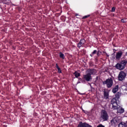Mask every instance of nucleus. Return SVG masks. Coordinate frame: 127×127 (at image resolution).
<instances>
[{
    "label": "nucleus",
    "instance_id": "1",
    "mask_svg": "<svg viewBox=\"0 0 127 127\" xmlns=\"http://www.w3.org/2000/svg\"><path fill=\"white\" fill-rule=\"evenodd\" d=\"M100 119L103 120L104 122L109 120V115H108V113H107L106 111H102Z\"/></svg>",
    "mask_w": 127,
    "mask_h": 127
},
{
    "label": "nucleus",
    "instance_id": "2",
    "mask_svg": "<svg viewBox=\"0 0 127 127\" xmlns=\"http://www.w3.org/2000/svg\"><path fill=\"white\" fill-rule=\"evenodd\" d=\"M126 76H127V74L125 73V72L123 71H121L119 74L118 76V80L119 81H123V80H125V78H126Z\"/></svg>",
    "mask_w": 127,
    "mask_h": 127
},
{
    "label": "nucleus",
    "instance_id": "3",
    "mask_svg": "<svg viewBox=\"0 0 127 127\" xmlns=\"http://www.w3.org/2000/svg\"><path fill=\"white\" fill-rule=\"evenodd\" d=\"M117 100V99L115 98H113L111 100V104L112 105V108L113 110H117V107L118 106Z\"/></svg>",
    "mask_w": 127,
    "mask_h": 127
},
{
    "label": "nucleus",
    "instance_id": "4",
    "mask_svg": "<svg viewBox=\"0 0 127 127\" xmlns=\"http://www.w3.org/2000/svg\"><path fill=\"white\" fill-rule=\"evenodd\" d=\"M119 122H120V119H119V117H115L111 121V123L112 126H117V125L119 124Z\"/></svg>",
    "mask_w": 127,
    "mask_h": 127
},
{
    "label": "nucleus",
    "instance_id": "5",
    "mask_svg": "<svg viewBox=\"0 0 127 127\" xmlns=\"http://www.w3.org/2000/svg\"><path fill=\"white\" fill-rule=\"evenodd\" d=\"M83 79L87 82H90L92 80V76L90 73H87L86 74L83 75Z\"/></svg>",
    "mask_w": 127,
    "mask_h": 127
},
{
    "label": "nucleus",
    "instance_id": "6",
    "mask_svg": "<svg viewBox=\"0 0 127 127\" xmlns=\"http://www.w3.org/2000/svg\"><path fill=\"white\" fill-rule=\"evenodd\" d=\"M104 84H106L107 88H111L113 86V79H108L106 80Z\"/></svg>",
    "mask_w": 127,
    "mask_h": 127
},
{
    "label": "nucleus",
    "instance_id": "7",
    "mask_svg": "<svg viewBox=\"0 0 127 127\" xmlns=\"http://www.w3.org/2000/svg\"><path fill=\"white\" fill-rule=\"evenodd\" d=\"M85 43H86V41L85 40H80L79 42L77 44V47H78V48H80V47H82V46H83V45H84Z\"/></svg>",
    "mask_w": 127,
    "mask_h": 127
},
{
    "label": "nucleus",
    "instance_id": "8",
    "mask_svg": "<svg viewBox=\"0 0 127 127\" xmlns=\"http://www.w3.org/2000/svg\"><path fill=\"white\" fill-rule=\"evenodd\" d=\"M87 73L88 74L91 75H95V74L97 73V70L95 69H88L87 70Z\"/></svg>",
    "mask_w": 127,
    "mask_h": 127
},
{
    "label": "nucleus",
    "instance_id": "9",
    "mask_svg": "<svg viewBox=\"0 0 127 127\" xmlns=\"http://www.w3.org/2000/svg\"><path fill=\"white\" fill-rule=\"evenodd\" d=\"M116 67L119 70H124V69H125V66L121 63L120 64H117Z\"/></svg>",
    "mask_w": 127,
    "mask_h": 127
},
{
    "label": "nucleus",
    "instance_id": "10",
    "mask_svg": "<svg viewBox=\"0 0 127 127\" xmlns=\"http://www.w3.org/2000/svg\"><path fill=\"white\" fill-rule=\"evenodd\" d=\"M122 55H123V52L120 51V52H118L116 54V59H117L118 60H120V59H121V57H122Z\"/></svg>",
    "mask_w": 127,
    "mask_h": 127
},
{
    "label": "nucleus",
    "instance_id": "11",
    "mask_svg": "<svg viewBox=\"0 0 127 127\" xmlns=\"http://www.w3.org/2000/svg\"><path fill=\"white\" fill-rule=\"evenodd\" d=\"M116 109L117 110V113H119V114H123V113L125 112V110L123 108L120 106L119 107L117 106Z\"/></svg>",
    "mask_w": 127,
    "mask_h": 127
},
{
    "label": "nucleus",
    "instance_id": "12",
    "mask_svg": "<svg viewBox=\"0 0 127 127\" xmlns=\"http://www.w3.org/2000/svg\"><path fill=\"white\" fill-rule=\"evenodd\" d=\"M121 96H122V94L120 92H118L116 94L115 98H116V100H119L120 97Z\"/></svg>",
    "mask_w": 127,
    "mask_h": 127
},
{
    "label": "nucleus",
    "instance_id": "13",
    "mask_svg": "<svg viewBox=\"0 0 127 127\" xmlns=\"http://www.w3.org/2000/svg\"><path fill=\"white\" fill-rule=\"evenodd\" d=\"M119 90V85H116L113 89V92L115 93L117 91Z\"/></svg>",
    "mask_w": 127,
    "mask_h": 127
},
{
    "label": "nucleus",
    "instance_id": "14",
    "mask_svg": "<svg viewBox=\"0 0 127 127\" xmlns=\"http://www.w3.org/2000/svg\"><path fill=\"white\" fill-rule=\"evenodd\" d=\"M125 67V66H126V65H127V60H123L122 61V62L120 63Z\"/></svg>",
    "mask_w": 127,
    "mask_h": 127
},
{
    "label": "nucleus",
    "instance_id": "15",
    "mask_svg": "<svg viewBox=\"0 0 127 127\" xmlns=\"http://www.w3.org/2000/svg\"><path fill=\"white\" fill-rule=\"evenodd\" d=\"M104 95L105 99H108L109 98V93H108V92L104 91Z\"/></svg>",
    "mask_w": 127,
    "mask_h": 127
},
{
    "label": "nucleus",
    "instance_id": "16",
    "mask_svg": "<svg viewBox=\"0 0 127 127\" xmlns=\"http://www.w3.org/2000/svg\"><path fill=\"white\" fill-rule=\"evenodd\" d=\"M97 50H94L93 51V52L90 55V56H91V57H93L94 55H95V54H97Z\"/></svg>",
    "mask_w": 127,
    "mask_h": 127
},
{
    "label": "nucleus",
    "instance_id": "17",
    "mask_svg": "<svg viewBox=\"0 0 127 127\" xmlns=\"http://www.w3.org/2000/svg\"><path fill=\"white\" fill-rule=\"evenodd\" d=\"M60 58H62V59H64L65 57L64 56V54H63L62 53L60 52L59 54Z\"/></svg>",
    "mask_w": 127,
    "mask_h": 127
},
{
    "label": "nucleus",
    "instance_id": "18",
    "mask_svg": "<svg viewBox=\"0 0 127 127\" xmlns=\"http://www.w3.org/2000/svg\"><path fill=\"white\" fill-rule=\"evenodd\" d=\"M74 75H75V76L76 77V78H78V77H79L80 76V73H79L77 71H75L74 73Z\"/></svg>",
    "mask_w": 127,
    "mask_h": 127
},
{
    "label": "nucleus",
    "instance_id": "19",
    "mask_svg": "<svg viewBox=\"0 0 127 127\" xmlns=\"http://www.w3.org/2000/svg\"><path fill=\"white\" fill-rule=\"evenodd\" d=\"M77 127H84V124L82 122H80Z\"/></svg>",
    "mask_w": 127,
    "mask_h": 127
},
{
    "label": "nucleus",
    "instance_id": "20",
    "mask_svg": "<svg viewBox=\"0 0 127 127\" xmlns=\"http://www.w3.org/2000/svg\"><path fill=\"white\" fill-rule=\"evenodd\" d=\"M96 53H97V56L99 57H100V55L102 54V52H101L100 51H98Z\"/></svg>",
    "mask_w": 127,
    "mask_h": 127
},
{
    "label": "nucleus",
    "instance_id": "21",
    "mask_svg": "<svg viewBox=\"0 0 127 127\" xmlns=\"http://www.w3.org/2000/svg\"><path fill=\"white\" fill-rule=\"evenodd\" d=\"M97 127H105L104 126V125L100 124L98 125Z\"/></svg>",
    "mask_w": 127,
    "mask_h": 127
},
{
    "label": "nucleus",
    "instance_id": "22",
    "mask_svg": "<svg viewBox=\"0 0 127 127\" xmlns=\"http://www.w3.org/2000/svg\"><path fill=\"white\" fill-rule=\"evenodd\" d=\"M89 15H86V16H84V17H83V19H85V18H87V17H89Z\"/></svg>",
    "mask_w": 127,
    "mask_h": 127
},
{
    "label": "nucleus",
    "instance_id": "23",
    "mask_svg": "<svg viewBox=\"0 0 127 127\" xmlns=\"http://www.w3.org/2000/svg\"><path fill=\"white\" fill-rule=\"evenodd\" d=\"M59 73H62L61 69L60 68H58Z\"/></svg>",
    "mask_w": 127,
    "mask_h": 127
},
{
    "label": "nucleus",
    "instance_id": "24",
    "mask_svg": "<svg viewBox=\"0 0 127 127\" xmlns=\"http://www.w3.org/2000/svg\"><path fill=\"white\" fill-rule=\"evenodd\" d=\"M112 10L113 12H114V11H115V10H116V8L115 7H112Z\"/></svg>",
    "mask_w": 127,
    "mask_h": 127
},
{
    "label": "nucleus",
    "instance_id": "25",
    "mask_svg": "<svg viewBox=\"0 0 127 127\" xmlns=\"http://www.w3.org/2000/svg\"><path fill=\"white\" fill-rule=\"evenodd\" d=\"M56 68H57V69H59V68H60V67H59V66H58V64H56Z\"/></svg>",
    "mask_w": 127,
    "mask_h": 127
},
{
    "label": "nucleus",
    "instance_id": "26",
    "mask_svg": "<svg viewBox=\"0 0 127 127\" xmlns=\"http://www.w3.org/2000/svg\"><path fill=\"white\" fill-rule=\"evenodd\" d=\"M121 21H122V22H126V21L124 19H122L121 20Z\"/></svg>",
    "mask_w": 127,
    "mask_h": 127
},
{
    "label": "nucleus",
    "instance_id": "27",
    "mask_svg": "<svg viewBox=\"0 0 127 127\" xmlns=\"http://www.w3.org/2000/svg\"><path fill=\"white\" fill-rule=\"evenodd\" d=\"M106 55H107V57H109V55H108V54L106 53Z\"/></svg>",
    "mask_w": 127,
    "mask_h": 127
}]
</instances>
